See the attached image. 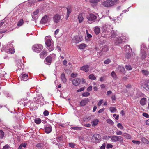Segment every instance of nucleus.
I'll use <instances>...</instances> for the list:
<instances>
[{
    "instance_id": "obj_19",
    "label": "nucleus",
    "mask_w": 149,
    "mask_h": 149,
    "mask_svg": "<svg viewBox=\"0 0 149 149\" xmlns=\"http://www.w3.org/2000/svg\"><path fill=\"white\" fill-rule=\"evenodd\" d=\"M47 54V52L45 50H43L40 54V57L42 58H43Z\"/></svg>"
},
{
    "instance_id": "obj_52",
    "label": "nucleus",
    "mask_w": 149,
    "mask_h": 149,
    "mask_svg": "<svg viewBox=\"0 0 149 149\" xmlns=\"http://www.w3.org/2000/svg\"><path fill=\"white\" fill-rule=\"evenodd\" d=\"M110 136H104L103 137V139L104 140H109L110 138Z\"/></svg>"
},
{
    "instance_id": "obj_33",
    "label": "nucleus",
    "mask_w": 149,
    "mask_h": 149,
    "mask_svg": "<svg viewBox=\"0 0 149 149\" xmlns=\"http://www.w3.org/2000/svg\"><path fill=\"white\" fill-rule=\"evenodd\" d=\"M41 121L40 119L38 118H36L34 120L35 122L37 124L40 123Z\"/></svg>"
},
{
    "instance_id": "obj_39",
    "label": "nucleus",
    "mask_w": 149,
    "mask_h": 149,
    "mask_svg": "<svg viewBox=\"0 0 149 149\" xmlns=\"http://www.w3.org/2000/svg\"><path fill=\"white\" fill-rule=\"evenodd\" d=\"M90 93L88 92H86L83 93L82 94V96L84 97H87L90 95Z\"/></svg>"
},
{
    "instance_id": "obj_13",
    "label": "nucleus",
    "mask_w": 149,
    "mask_h": 149,
    "mask_svg": "<svg viewBox=\"0 0 149 149\" xmlns=\"http://www.w3.org/2000/svg\"><path fill=\"white\" fill-rule=\"evenodd\" d=\"M118 72L125 73V70L124 67L122 66H119L116 68V70Z\"/></svg>"
},
{
    "instance_id": "obj_31",
    "label": "nucleus",
    "mask_w": 149,
    "mask_h": 149,
    "mask_svg": "<svg viewBox=\"0 0 149 149\" xmlns=\"http://www.w3.org/2000/svg\"><path fill=\"white\" fill-rule=\"evenodd\" d=\"M86 45L85 44H81L79 45V48L81 49H84L86 47Z\"/></svg>"
},
{
    "instance_id": "obj_56",
    "label": "nucleus",
    "mask_w": 149,
    "mask_h": 149,
    "mask_svg": "<svg viewBox=\"0 0 149 149\" xmlns=\"http://www.w3.org/2000/svg\"><path fill=\"white\" fill-rule=\"evenodd\" d=\"M143 116L146 118H148L149 117V115L146 113H143Z\"/></svg>"
},
{
    "instance_id": "obj_26",
    "label": "nucleus",
    "mask_w": 149,
    "mask_h": 149,
    "mask_svg": "<svg viewBox=\"0 0 149 149\" xmlns=\"http://www.w3.org/2000/svg\"><path fill=\"white\" fill-rule=\"evenodd\" d=\"M78 18L79 21V23L81 22L84 19L82 14H80L78 16Z\"/></svg>"
},
{
    "instance_id": "obj_41",
    "label": "nucleus",
    "mask_w": 149,
    "mask_h": 149,
    "mask_svg": "<svg viewBox=\"0 0 149 149\" xmlns=\"http://www.w3.org/2000/svg\"><path fill=\"white\" fill-rule=\"evenodd\" d=\"M69 146L70 147L72 148H74L75 147V146L76 144L74 143H70L68 144Z\"/></svg>"
},
{
    "instance_id": "obj_1",
    "label": "nucleus",
    "mask_w": 149,
    "mask_h": 149,
    "mask_svg": "<svg viewBox=\"0 0 149 149\" xmlns=\"http://www.w3.org/2000/svg\"><path fill=\"white\" fill-rule=\"evenodd\" d=\"M32 49L35 52L39 53L43 49V47L41 44H36L33 46Z\"/></svg>"
},
{
    "instance_id": "obj_10",
    "label": "nucleus",
    "mask_w": 149,
    "mask_h": 149,
    "mask_svg": "<svg viewBox=\"0 0 149 149\" xmlns=\"http://www.w3.org/2000/svg\"><path fill=\"white\" fill-rule=\"evenodd\" d=\"M81 81L80 79L79 78H76L72 81L73 84L75 86L79 85Z\"/></svg>"
},
{
    "instance_id": "obj_55",
    "label": "nucleus",
    "mask_w": 149,
    "mask_h": 149,
    "mask_svg": "<svg viewBox=\"0 0 149 149\" xmlns=\"http://www.w3.org/2000/svg\"><path fill=\"white\" fill-rule=\"evenodd\" d=\"M39 9H37V10L36 11H34L33 12V15H37L38 13H39Z\"/></svg>"
},
{
    "instance_id": "obj_18",
    "label": "nucleus",
    "mask_w": 149,
    "mask_h": 149,
    "mask_svg": "<svg viewBox=\"0 0 149 149\" xmlns=\"http://www.w3.org/2000/svg\"><path fill=\"white\" fill-rule=\"evenodd\" d=\"M141 54L142 58L143 59L145 58L146 56V54L145 51L144 50H143L142 47L141 48Z\"/></svg>"
},
{
    "instance_id": "obj_51",
    "label": "nucleus",
    "mask_w": 149,
    "mask_h": 149,
    "mask_svg": "<svg viewBox=\"0 0 149 149\" xmlns=\"http://www.w3.org/2000/svg\"><path fill=\"white\" fill-rule=\"evenodd\" d=\"M43 114L45 116H46L48 115L49 112L47 110H45L43 112Z\"/></svg>"
},
{
    "instance_id": "obj_20",
    "label": "nucleus",
    "mask_w": 149,
    "mask_h": 149,
    "mask_svg": "<svg viewBox=\"0 0 149 149\" xmlns=\"http://www.w3.org/2000/svg\"><path fill=\"white\" fill-rule=\"evenodd\" d=\"M116 137V141H118L121 143V144H122V143L123 142V137L121 136H117V137Z\"/></svg>"
},
{
    "instance_id": "obj_22",
    "label": "nucleus",
    "mask_w": 149,
    "mask_h": 149,
    "mask_svg": "<svg viewBox=\"0 0 149 149\" xmlns=\"http://www.w3.org/2000/svg\"><path fill=\"white\" fill-rule=\"evenodd\" d=\"M147 102V100L146 98H143L140 101V103L142 105H144Z\"/></svg>"
},
{
    "instance_id": "obj_34",
    "label": "nucleus",
    "mask_w": 149,
    "mask_h": 149,
    "mask_svg": "<svg viewBox=\"0 0 149 149\" xmlns=\"http://www.w3.org/2000/svg\"><path fill=\"white\" fill-rule=\"evenodd\" d=\"M144 85L146 86L145 88L149 89V80L147 81L145 83Z\"/></svg>"
},
{
    "instance_id": "obj_61",
    "label": "nucleus",
    "mask_w": 149,
    "mask_h": 149,
    "mask_svg": "<svg viewBox=\"0 0 149 149\" xmlns=\"http://www.w3.org/2000/svg\"><path fill=\"white\" fill-rule=\"evenodd\" d=\"M92 86H90L87 88V91H91L92 90Z\"/></svg>"
},
{
    "instance_id": "obj_48",
    "label": "nucleus",
    "mask_w": 149,
    "mask_h": 149,
    "mask_svg": "<svg viewBox=\"0 0 149 149\" xmlns=\"http://www.w3.org/2000/svg\"><path fill=\"white\" fill-rule=\"evenodd\" d=\"M132 142L134 143L137 145H139L141 143L140 141L137 140H133L132 141Z\"/></svg>"
},
{
    "instance_id": "obj_47",
    "label": "nucleus",
    "mask_w": 149,
    "mask_h": 149,
    "mask_svg": "<svg viewBox=\"0 0 149 149\" xmlns=\"http://www.w3.org/2000/svg\"><path fill=\"white\" fill-rule=\"evenodd\" d=\"M125 68L127 70H131L132 68L131 66L130 65H126L125 66Z\"/></svg>"
},
{
    "instance_id": "obj_36",
    "label": "nucleus",
    "mask_w": 149,
    "mask_h": 149,
    "mask_svg": "<svg viewBox=\"0 0 149 149\" xmlns=\"http://www.w3.org/2000/svg\"><path fill=\"white\" fill-rule=\"evenodd\" d=\"M89 78L91 80H95L96 79V77L93 74H90L89 76Z\"/></svg>"
},
{
    "instance_id": "obj_54",
    "label": "nucleus",
    "mask_w": 149,
    "mask_h": 149,
    "mask_svg": "<svg viewBox=\"0 0 149 149\" xmlns=\"http://www.w3.org/2000/svg\"><path fill=\"white\" fill-rule=\"evenodd\" d=\"M122 134V132L118 130V131H117L116 132V134L117 135H121Z\"/></svg>"
},
{
    "instance_id": "obj_37",
    "label": "nucleus",
    "mask_w": 149,
    "mask_h": 149,
    "mask_svg": "<svg viewBox=\"0 0 149 149\" xmlns=\"http://www.w3.org/2000/svg\"><path fill=\"white\" fill-rule=\"evenodd\" d=\"M111 75L114 79H116L117 78L115 72L114 71H113L111 72Z\"/></svg>"
},
{
    "instance_id": "obj_35",
    "label": "nucleus",
    "mask_w": 149,
    "mask_h": 149,
    "mask_svg": "<svg viewBox=\"0 0 149 149\" xmlns=\"http://www.w3.org/2000/svg\"><path fill=\"white\" fill-rule=\"evenodd\" d=\"M142 73L143 74V75L147 76L149 74L148 72L146 70H143L141 71Z\"/></svg>"
},
{
    "instance_id": "obj_42",
    "label": "nucleus",
    "mask_w": 149,
    "mask_h": 149,
    "mask_svg": "<svg viewBox=\"0 0 149 149\" xmlns=\"http://www.w3.org/2000/svg\"><path fill=\"white\" fill-rule=\"evenodd\" d=\"M109 109L111 112H113L116 110V109L114 107H110L109 108Z\"/></svg>"
},
{
    "instance_id": "obj_32",
    "label": "nucleus",
    "mask_w": 149,
    "mask_h": 149,
    "mask_svg": "<svg viewBox=\"0 0 149 149\" xmlns=\"http://www.w3.org/2000/svg\"><path fill=\"white\" fill-rule=\"evenodd\" d=\"M24 23V21L22 19H21L17 23V25L18 26H21Z\"/></svg>"
},
{
    "instance_id": "obj_27",
    "label": "nucleus",
    "mask_w": 149,
    "mask_h": 149,
    "mask_svg": "<svg viewBox=\"0 0 149 149\" xmlns=\"http://www.w3.org/2000/svg\"><path fill=\"white\" fill-rule=\"evenodd\" d=\"M99 121L98 119H96L92 121L91 124L92 126H96L98 124Z\"/></svg>"
},
{
    "instance_id": "obj_25",
    "label": "nucleus",
    "mask_w": 149,
    "mask_h": 149,
    "mask_svg": "<svg viewBox=\"0 0 149 149\" xmlns=\"http://www.w3.org/2000/svg\"><path fill=\"white\" fill-rule=\"evenodd\" d=\"M141 140L142 142L143 143L147 144H149V141H148V140L146 138L144 137H142L141 138Z\"/></svg>"
},
{
    "instance_id": "obj_43",
    "label": "nucleus",
    "mask_w": 149,
    "mask_h": 149,
    "mask_svg": "<svg viewBox=\"0 0 149 149\" xmlns=\"http://www.w3.org/2000/svg\"><path fill=\"white\" fill-rule=\"evenodd\" d=\"M36 146L38 148H42L43 147L44 145L43 144L38 143L36 145Z\"/></svg>"
},
{
    "instance_id": "obj_45",
    "label": "nucleus",
    "mask_w": 149,
    "mask_h": 149,
    "mask_svg": "<svg viewBox=\"0 0 149 149\" xmlns=\"http://www.w3.org/2000/svg\"><path fill=\"white\" fill-rule=\"evenodd\" d=\"M111 62V61L109 59H107L106 60H105L104 61V63L105 64H109Z\"/></svg>"
},
{
    "instance_id": "obj_30",
    "label": "nucleus",
    "mask_w": 149,
    "mask_h": 149,
    "mask_svg": "<svg viewBox=\"0 0 149 149\" xmlns=\"http://www.w3.org/2000/svg\"><path fill=\"white\" fill-rule=\"evenodd\" d=\"M4 133L3 131L0 130V139H2L4 136Z\"/></svg>"
},
{
    "instance_id": "obj_57",
    "label": "nucleus",
    "mask_w": 149,
    "mask_h": 149,
    "mask_svg": "<svg viewBox=\"0 0 149 149\" xmlns=\"http://www.w3.org/2000/svg\"><path fill=\"white\" fill-rule=\"evenodd\" d=\"M85 88V87H83L79 89H78L77 91L78 92L82 91L84 90Z\"/></svg>"
},
{
    "instance_id": "obj_3",
    "label": "nucleus",
    "mask_w": 149,
    "mask_h": 149,
    "mask_svg": "<svg viewBox=\"0 0 149 149\" xmlns=\"http://www.w3.org/2000/svg\"><path fill=\"white\" fill-rule=\"evenodd\" d=\"M101 138V136L100 134H95L92 136L91 140L94 143H98L100 141Z\"/></svg>"
},
{
    "instance_id": "obj_49",
    "label": "nucleus",
    "mask_w": 149,
    "mask_h": 149,
    "mask_svg": "<svg viewBox=\"0 0 149 149\" xmlns=\"http://www.w3.org/2000/svg\"><path fill=\"white\" fill-rule=\"evenodd\" d=\"M117 127L118 128L121 129H123L124 128L122 126V125L120 123H118V124Z\"/></svg>"
},
{
    "instance_id": "obj_64",
    "label": "nucleus",
    "mask_w": 149,
    "mask_h": 149,
    "mask_svg": "<svg viewBox=\"0 0 149 149\" xmlns=\"http://www.w3.org/2000/svg\"><path fill=\"white\" fill-rule=\"evenodd\" d=\"M77 74H75L74 73H72L71 74V77H76L77 76Z\"/></svg>"
},
{
    "instance_id": "obj_50",
    "label": "nucleus",
    "mask_w": 149,
    "mask_h": 149,
    "mask_svg": "<svg viewBox=\"0 0 149 149\" xmlns=\"http://www.w3.org/2000/svg\"><path fill=\"white\" fill-rule=\"evenodd\" d=\"M7 51L10 54H13L15 52L14 50L12 49H8Z\"/></svg>"
},
{
    "instance_id": "obj_16",
    "label": "nucleus",
    "mask_w": 149,
    "mask_h": 149,
    "mask_svg": "<svg viewBox=\"0 0 149 149\" xmlns=\"http://www.w3.org/2000/svg\"><path fill=\"white\" fill-rule=\"evenodd\" d=\"M61 78L62 81L64 83H65L67 81V79L65 77V75L64 73H63L61 75Z\"/></svg>"
},
{
    "instance_id": "obj_46",
    "label": "nucleus",
    "mask_w": 149,
    "mask_h": 149,
    "mask_svg": "<svg viewBox=\"0 0 149 149\" xmlns=\"http://www.w3.org/2000/svg\"><path fill=\"white\" fill-rule=\"evenodd\" d=\"M107 122L109 124L113 125L114 124V123L111 119H108L106 120Z\"/></svg>"
},
{
    "instance_id": "obj_63",
    "label": "nucleus",
    "mask_w": 149,
    "mask_h": 149,
    "mask_svg": "<svg viewBox=\"0 0 149 149\" xmlns=\"http://www.w3.org/2000/svg\"><path fill=\"white\" fill-rule=\"evenodd\" d=\"M131 56V54L129 53H127L126 56V57L127 59L129 58Z\"/></svg>"
},
{
    "instance_id": "obj_4",
    "label": "nucleus",
    "mask_w": 149,
    "mask_h": 149,
    "mask_svg": "<svg viewBox=\"0 0 149 149\" xmlns=\"http://www.w3.org/2000/svg\"><path fill=\"white\" fill-rule=\"evenodd\" d=\"M115 4L114 1L112 0H106L104 1L102 5L105 7H110L113 6Z\"/></svg>"
},
{
    "instance_id": "obj_15",
    "label": "nucleus",
    "mask_w": 149,
    "mask_h": 149,
    "mask_svg": "<svg viewBox=\"0 0 149 149\" xmlns=\"http://www.w3.org/2000/svg\"><path fill=\"white\" fill-rule=\"evenodd\" d=\"M89 66L88 65H85L81 67L80 68L81 70L84 71L85 72H87L89 71Z\"/></svg>"
},
{
    "instance_id": "obj_28",
    "label": "nucleus",
    "mask_w": 149,
    "mask_h": 149,
    "mask_svg": "<svg viewBox=\"0 0 149 149\" xmlns=\"http://www.w3.org/2000/svg\"><path fill=\"white\" fill-rule=\"evenodd\" d=\"M123 41L121 37H119L116 40V42L117 43H121Z\"/></svg>"
},
{
    "instance_id": "obj_9",
    "label": "nucleus",
    "mask_w": 149,
    "mask_h": 149,
    "mask_svg": "<svg viewBox=\"0 0 149 149\" xmlns=\"http://www.w3.org/2000/svg\"><path fill=\"white\" fill-rule=\"evenodd\" d=\"M45 131L47 133H50L52 130V127L50 125L46 126L45 128Z\"/></svg>"
},
{
    "instance_id": "obj_60",
    "label": "nucleus",
    "mask_w": 149,
    "mask_h": 149,
    "mask_svg": "<svg viewBox=\"0 0 149 149\" xmlns=\"http://www.w3.org/2000/svg\"><path fill=\"white\" fill-rule=\"evenodd\" d=\"M103 101V100L102 99V100H100L99 102L97 104V105L98 106H100L102 104V103Z\"/></svg>"
},
{
    "instance_id": "obj_6",
    "label": "nucleus",
    "mask_w": 149,
    "mask_h": 149,
    "mask_svg": "<svg viewBox=\"0 0 149 149\" xmlns=\"http://www.w3.org/2000/svg\"><path fill=\"white\" fill-rule=\"evenodd\" d=\"M45 42L46 45L48 47L51 46V41L50 37L49 36H46L45 38Z\"/></svg>"
},
{
    "instance_id": "obj_44",
    "label": "nucleus",
    "mask_w": 149,
    "mask_h": 149,
    "mask_svg": "<svg viewBox=\"0 0 149 149\" xmlns=\"http://www.w3.org/2000/svg\"><path fill=\"white\" fill-rule=\"evenodd\" d=\"M92 37V36L91 35L89 34L88 33H87V36L85 37V39L86 40H88L89 38H91Z\"/></svg>"
},
{
    "instance_id": "obj_23",
    "label": "nucleus",
    "mask_w": 149,
    "mask_h": 149,
    "mask_svg": "<svg viewBox=\"0 0 149 149\" xmlns=\"http://www.w3.org/2000/svg\"><path fill=\"white\" fill-rule=\"evenodd\" d=\"M100 31V29L98 26H96L95 28L94 32L96 35L98 34Z\"/></svg>"
},
{
    "instance_id": "obj_40",
    "label": "nucleus",
    "mask_w": 149,
    "mask_h": 149,
    "mask_svg": "<svg viewBox=\"0 0 149 149\" xmlns=\"http://www.w3.org/2000/svg\"><path fill=\"white\" fill-rule=\"evenodd\" d=\"M71 128L74 130H80L81 129V127H72Z\"/></svg>"
},
{
    "instance_id": "obj_59",
    "label": "nucleus",
    "mask_w": 149,
    "mask_h": 149,
    "mask_svg": "<svg viewBox=\"0 0 149 149\" xmlns=\"http://www.w3.org/2000/svg\"><path fill=\"white\" fill-rule=\"evenodd\" d=\"M105 110V109L104 108H103L100 109L98 111V113H100L102 112H103Z\"/></svg>"
},
{
    "instance_id": "obj_12",
    "label": "nucleus",
    "mask_w": 149,
    "mask_h": 149,
    "mask_svg": "<svg viewBox=\"0 0 149 149\" xmlns=\"http://www.w3.org/2000/svg\"><path fill=\"white\" fill-rule=\"evenodd\" d=\"M48 17L47 15H45L42 18L40 21V23L42 24H45L48 21Z\"/></svg>"
},
{
    "instance_id": "obj_17",
    "label": "nucleus",
    "mask_w": 149,
    "mask_h": 149,
    "mask_svg": "<svg viewBox=\"0 0 149 149\" xmlns=\"http://www.w3.org/2000/svg\"><path fill=\"white\" fill-rule=\"evenodd\" d=\"M22 80L24 81H26L28 79V75L27 74H23V73L22 74Z\"/></svg>"
},
{
    "instance_id": "obj_58",
    "label": "nucleus",
    "mask_w": 149,
    "mask_h": 149,
    "mask_svg": "<svg viewBox=\"0 0 149 149\" xmlns=\"http://www.w3.org/2000/svg\"><path fill=\"white\" fill-rule=\"evenodd\" d=\"M9 146L8 145H6L3 146V149H9Z\"/></svg>"
},
{
    "instance_id": "obj_11",
    "label": "nucleus",
    "mask_w": 149,
    "mask_h": 149,
    "mask_svg": "<svg viewBox=\"0 0 149 149\" xmlns=\"http://www.w3.org/2000/svg\"><path fill=\"white\" fill-rule=\"evenodd\" d=\"M67 10V17L68 18L69 17L70 14L72 10V7L70 6H68L66 8Z\"/></svg>"
},
{
    "instance_id": "obj_14",
    "label": "nucleus",
    "mask_w": 149,
    "mask_h": 149,
    "mask_svg": "<svg viewBox=\"0 0 149 149\" xmlns=\"http://www.w3.org/2000/svg\"><path fill=\"white\" fill-rule=\"evenodd\" d=\"M75 40L76 43H78L82 40V37L81 36H76L75 37Z\"/></svg>"
},
{
    "instance_id": "obj_38",
    "label": "nucleus",
    "mask_w": 149,
    "mask_h": 149,
    "mask_svg": "<svg viewBox=\"0 0 149 149\" xmlns=\"http://www.w3.org/2000/svg\"><path fill=\"white\" fill-rule=\"evenodd\" d=\"M100 0H90L89 2L93 3H96L99 2Z\"/></svg>"
},
{
    "instance_id": "obj_21",
    "label": "nucleus",
    "mask_w": 149,
    "mask_h": 149,
    "mask_svg": "<svg viewBox=\"0 0 149 149\" xmlns=\"http://www.w3.org/2000/svg\"><path fill=\"white\" fill-rule=\"evenodd\" d=\"M52 58L51 56H47L45 59V61L47 62L46 63V64H47V63H50L52 61Z\"/></svg>"
},
{
    "instance_id": "obj_8",
    "label": "nucleus",
    "mask_w": 149,
    "mask_h": 149,
    "mask_svg": "<svg viewBox=\"0 0 149 149\" xmlns=\"http://www.w3.org/2000/svg\"><path fill=\"white\" fill-rule=\"evenodd\" d=\"M111 28V26L108 24H105L103 26L102 30L104 32L109 31Z\"/></svg>"
},
{
    "instance_id": "obj_53",
    "label": "nucleus",
    "mask_w": 149,
    "mask_h": 149,
    "mask_svg": "<svg viewBox=\"0 0 149 149\" xmlns=\"http://www.w3.org/2000/svg\"><path fill=\"white\" fill-rule=\"evenodd\" d=\"M113 145L111 144H107V145L106 148L107 149L112 148Z\"/></svg>"
},
{
    "instance_id": "obj_24",
    "label": "nucleus",
    "mask_w": 149,
    "mask_h": 149,
    "mask_svg": "<svg viewBox=\"0 0 149 149\" xmlns=\"http://www.w3.org/2000/svg\"><path fill=\"white\" fill-rule=\"evenodd\" d=\"M117 137V136L116 135L110 136V138L111 139L112 142H116Z\"/></svg>"
},
{
    "instance_id": "obj_62",
    "label": "nucleus",
    "mask_w": 149,
    "mask_h": 149,
    "mask_svg": "<svg viewBox=\"0 0 149 149\" xmlns=\"http://www.w3.org/2000/svg\"><path fill=\"white\" fill-rule=\"evenodd\" d=\"M106 147V144L105 143L103 144L100 147L101 149H105Z\"/></svg>"
},
{
    "instance_id": "obj_2",
    "label": "nucleus",
    "mask_w": 149,
    "mask_h": 149,
    "mask_svg": "<svg viewBox=\"0 0 149 149\" xmlns=\"http://www.w3.org/2000/svg\"><path fill=\"white\" fill-rule=\"evenodd\" d=\"M97 17L93 13H90L86 16V18L89 21L90 23H92L93 22H94L96 19Z\"/></svg>"
},
{
    "instance_id": "obj_7",
    "label": "nucleus",
    "mask_w": 149,
    "mask_h": 149,
    "mask_svg": "<svg viewBox=\"0 0 149 149\" xmlns=\"http://www.w3.org/2000/svg\"><path fill=\"white\" fill-rule=\"evenodd\" d=\"M89 99L88 98H85L82 100L80 102V106H84L89 101Z\"/></svg>"
},
{
    "instance_id": "obj_5",
    "label": "nucleus",
    "mask_w": 149,
    "mask_h": 149,
    "mask_svg": "<svg viewBox=\"0 0 149 149\" xmlns=\"http://www.w3.org/2000/svg\"><path fill=\"white\" fill-rule=\"evenodd\" d=\"M61 18V16L58 14H56L53 17V21L55 23H57L60 21Z\"/></svg>"
},
{
    "instance_id": "obj_29",
    "label": "nucleus",
    "mask_w": 149,
    "mask_h": 149,
    "mask_svg": "<svg viewBox=\"0 0 149 149\" xmlns=\"http://www.w3.org/2000/svg\"><path fill=\"white\" fill-rule=\"evenodd\" d=\"M122 136L125 137V138L128 139H130L131 138V137L130 135L126 133H125L123 134Z\"/></svg>"
}]
</instances>
